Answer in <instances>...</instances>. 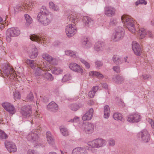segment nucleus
<instances>
[{
    "instance_id": "nucleus-56",
    "label": "nucleus",
    "mask_w": 154,
    "mask_h": 154,
    "mask_svg": "<svg viewBox=\"0 0 154 154\" xmlns=\"http://www.w3.org/2000/svg\"><path fill=\"white\" fill-rule=\"evenodd\" d=\"M95 66L97 67H99L102 66H103V63L100 61H97L95 63Z\"/></svg>"
},
{
    "instance_id": "nucleus-29",
    "label": "nucleus",
    "mask_w": 154,
    "mask_h": 154,
    "mask_svg": "<svg viewBox=\"0 0 154 154\" xmlns=\"http://www.w3.org/2000/svg\"><path fill=\"white\" fill-rule=\"evenodd\" d=\"M46 137L48 143L50 145H53L54 143V137L50 131L46 132Z\"/></svg>"
},
{
    "instance_id": "nucleus-18",
    "label": "nucleus",
    "mask_w": 154,
    "mask_h": 154,
    "mask_svg": "<svg viewBox=\"0 0 154 154\" xmlns=\"http://www.w3.org/2000/svg\"><path fill=\"white\" fill-rule=\"evenodd\" d=\"M138 35L140 36V38L142 39L144 38L146 35L150 38H152L153 37V35L152 32L150 31H146L144 28H140L139 29Z\"/></svg>"
},
{
    "instance_id": "nucleus-28",
    "label": "nucleus",
    "mask_w": 154,
    "mask_h": 154,
    "mask_svg": "<svg viewBox=\"0 0 154 154\" xmlns=\"http://www.w3.org/2000/svg\"><path fill=\"white\" fill-rule=\"evenodd\" d=\"M38 55V50L35 45L32 46V50L31 52L29 54L30 58L34 59L36 58Z\"/></svg>"
},
{
    "instance_id": "nucleus-41",
    "label": "nucleus",
    "mask_w": 154,
    "mask_h": 154,
    "mask_svg": "<svg viewBox=\"0 0 154 154\" xmlns=\"http://www.w3.org/2000/svg\"><path fill=\"white\" fill-rule=\"evenodd\" d=\"M112 60L114 63L116 64H120L122 63L120 59L117 55H114L113 56Z\"/></svg>"
},
{
    "instance_id": "nucleus-19",
    "label": "nucleus",
    "mask_w": 154,
    "mask_h": 154,
    "mask_svg": "<svg viewBox=\"0 0 154 154\" xmlns=\"http://www.w3.org/2000/svg\"><path fill=\"white\" fill-rule=\"evenodd\" d=\"M115 9L111 6H106L104 8L105 14L108 17H111L115 15Z\"/></svg>"
},
{
    "instance_id": "nucleus-3",
    "label": "nucleus",
    "mask_w": 154,
    "mask_h": 154,
    "mask_svg": "<svg viewBox=\"0 0 154 154\" xmlns=\"http://www.w3.org/2000/svg\"><path fill=\"white\" fill-rule=\"evenodd\" d=\"M20 31L17 28H12L8 29L6 32V38L7 41L10 42L11 37L17 36L20 35Z\"/></svg>"
},
{
    "instance_id": "nucleus-58",
    "label": "nucleus",
    "mask_w": 154,
    "mask_h": 154,
    "mask_svg": "<svg viewBox=\"0 0 154 154\" xmlns=\"http://www.w3.org/2000/svg\"><path fill=\"white\" fill-rule=\"evenodd\" d=\"M79 118L78 117H75L73 119H70L69 122H76L79 121Z\"/></svg>"
},
{
    "instance_id": "nucleus-20",
    "label": "nucleus",
    "mask_w": 154,
    "mask_h": 154,
    "mask_svg": "<svg viewBox=\"0 0 154 154\" xmlns=\"http://www.w3.org/2000/svg\"><path fill=\"white\" fill-rule=\"evenodd\" d=\"M94 110L92 108L89 109L88 111L82 117V119L83 121H88L90 120L92 117L93 114Z\"/></svg>"
},
{
    "instance_id": "nucleus-13",
    "label": "nucleus",
    "mask_w": 154,
    "mask_h": 154,
    "mask_svg": "<svg viewBox=\"0 0 154 154\" xmlns=\"http://www.w3.org/2000/svg\"><path fill=\"white\" fill-rule=\"evenodd\" d=\"M132 46L134 54L137 56H140L142 53V49L139 44L136 41H133L132 42Z\"/></svg>"
},
{
    "instance_id": "nucleus-46",
    "label": "nucleus",
    "mask_w": 154,
    "mask_h": 154,
    "mask_svg": "<svg viewBox=\"0 0 154 154\" xmlns=\"http://www.w3.org/2000/svg\"><path fill=\"white\" fill-rule=\"evenodd\" d=\"M8 137L7 135L5 132L2 131H0V138L1 139H6Z\"/></svg>"
},
{
    "instance_id": "nucleus-57",
    "label": "nucleus",
    "mask_w": 154,
    "mask_h": 154,
    "mask_svg": "<svg viewBox=\"0 0 154 154\" xmlns=\"http://www.w3.org/2000/svg\"><path fill=\"white\" fill-rule=\"evenodd\" d=\"M27 154H38V153L35 150L29 149L28 151Z\"/></svg>"
},
{
    "instance_id": "nucleus-51",
    "label": "nucleus",
    "mask_w": 154,
    "mask_h": 154,
    "mask_svg": "<svg viewBox=\"0 0 154 154\" xmlns=\"http://www.w3.org/2000/svg\"><path fill=\"white\" fill-rule=\"evenodd\" d=\"M14 98L15 99L20 98V95L19 92L17 91H16L14 93Z\"/></svg>"
},
{
    "instance_id": "nucleus-55",
    "label": "nucleus",
    "mask_w": 154,
    "mask_h": 154,
    "mask_svg": "<svg viewBox=\"0 0 154 154\" xmlns=\"http://www.w3.org/2000/svg\"><path fill=\"white\" fill-rule=\"evenodd\" d=\"M49 63L54 65H57V61L56 59L54 58L53 57H52V59L50 61Z\"/></svg>"
},
{
    "instance_id": "nucleus-54",
    "label": "nucleus",
    "mask_w": 154,
    "mask_h": 154,
    "mask_svg": "<svg viewBox=\"0 0 154 154\" xmlns=\"http://www.w3.org/2000/svg\"><path fill=\"white\" fill-rule=\"evenodd\" d=\"M112 69L113 71L117 73H119L120 72V67L118 66H113Z\"/></svg>"
},
{
    "instance_id": "nucleus-48",
    "label": "nucleus",
    "mask_w": 154,
    "mask_h": 154,
    "mask_svg": "<svg viewBox=\"0 0 154 154\" xmlns=\"http://www.w3.org/2000/svg\"><path fill=\"white\" fill-rule=\"evenodd\" d=\"M80 61L83 64H84L85 66L88 68L89 69L90 67V65L89 63L86 62L85 60L82 59L80 58Z\"/></svg>"
},
{
    "instance_id": "nucleus-22",
    "label": "nucleus",
    "mask_w": 154,
    "mask_h": 154,
    "mask_svg": "<svg viewBox=\"0 0 154 154\" xmlns=\"http://www.w3.org/2000/svg\"><path fill=\"white\" fill-rule=\"evenodd\" d=\"M47 109L51 111L56 112L58 109V106L54 102L52 101L47 106Z\"/></svg>"
},
{
    "instance_id": "nucleus-35",
    "label": "nucleus",
    "mask_w": 154,
    "mask_h": 154,
    "mask_svg": "<svg viewBox=\"0 0 154 154\" xmlns=\"http://www.w3.org/2000/svg\"><path fill=\"white\" fill-rule=\"evenodd\" d=\"M113 118L115 120H119L122 121L124 120L122 114L120 113H114L113 115Z\"/></svg>"
},
{
    "instance_id": "nucleus-62",
    "label": "nucleus",
    "mask_w": 154,
    "mask_h": 154,
    "mask_svg": "<svg viewBox=\"0 0 154 154\" xmlns=\"http://www.w3.org/2000/svg\"><path fill=\"white\" fill-rule=\"evenodd\" d=\"M98 89V86H95L93 87L92 89V90L94 91V92L95 93L96 91Z\"/></svg>"
},
{
    "instance_id": "nucleus-42",
    "label": "nucleus",
    "mask_w": 154,
    "mask_h": 154,
    "mask_svg": "<svg viewBox=\"0 0 154 154\" xmlns=\"http://www.w3.org/2000/svg\"><path fill=\"white\" fill-rule=\"evenodd\" d=\"M69 107L70 109L74 111H76L80 108L79 105L76 104H72L69 106Z\"/></svg>"
},
{
    "instance_id": "nucleus-7",
    "label": "nucleus",
    "mask_w": 154,
    "mask_h": 154,
    "mask_svg": "<svg viewBox=\"0 0 154 154\" xmlns=\"http://www.w3.org/2000/svg\"><path fill=\"white\" fill-rule=\"evenodd\" d=\"M141 117L137 112L130 114L127 116L128 121L131 123H137L140 121Z\"/></svg>"
},
{
    "instance_id": "nucleus-61",
    "label": "nucleus",
    "mask_w": 154,
    "mask_h": 154,
    "mask_svg": "<svg viewBox=\"0 0 154 154\" xmlns=\"http://www.w3.org/2000/svg\"><path fill=\"white\" fill-rule=\"evenodd\" d=\"M42 100L44 102H48V99L47 97L44 96L42 97Z\"/></svg>"
},
{
    "instance_id": "nucleus-32",
    "label": "nucleus",
    "mask_w": 154,
    "mask_h": 154,
    "mask_svg": "<svg viewBox=\"0 0 154 154\" xmlns=\"http://www.w3.org/2000/svg\"><path fill=\"white\" fill-rule=\"evenodd\" d=\"M49 7L51 9L54 11H58L59 8L58 6L55 5L53 2H50L49 4Z\"/></svg>"
},
{
    "instance_id": "nucleus-1",
    "label": "nucleus",
    "mask_w": 154,
    "mask_h": 154,
    "mask_svg": "<svg viewBox=\"0 0 154 154\" xmlns=\"http://www.w3.org/2000/svg\"><path fill=\"white\" fill-rule=\"evenodd\" d=\"M38 22L44 26H46L51 23L52 19L51 15L46 8L42 6L37 17Z\"/></svg>"
},
{
    "instance_id": "nucleus-11",
    "label": "nucleus",
    "mask_w": 154,
    "mask_h": 154,
    "mask_svg": "<svg viewBox=\"0 0 154 154\" xmlns=\"http://www.w3.org/2000/svg\"><path fill=\"white\" fill-rule=\"evenodd\" d=\"M31 5V4H27L25 3L19 4L14 8V10L16 12L24 10L26 11L30 9Z\"/></svg>"
},
{
    "instance_id": "nucleus-26",
    "label": "nucleus",
    "mask_w": 154,
    "mask_h": 154,
    "mask_svg": "<svg viewBox=\"0 0 154 154\" xmlns=\"http://www.w3.org/2000/svg\"><path fill=\"white\" fill-rule=\"evenodd\" d=\"M105 45V43L103 42L99 41L97 42L94 46L95 50L97 51H102Z\"/></svg>"
},
{
    "instance_id": "nucleus-5",
    "label": "nucleus",
    "mask_w": 154,
    "mask_h": 154,
    "mask_svg": "<svg viewBox=\"0 0 154 154\" xmlns=\"http://www.w3.org/2000/svg\"><path fill=\"white\" fill-rule=\"evenodd\" d=\"M20 112L24 118L30 117L32 115V110L31 106L29 105L24 106L21 109Z\"/></svg>"
},
{
    "instance_id": "nucleus-39",
    "label": "nucleus",
    "mask_w": 154,
    "mask_h": 154,
    "mask_svg": "<svg viewBox=\"0 0 154 154\" xmlns=\"http://www.w3.org/2000/svg\"><path fill=\"white\" fill-rule=\"evenodd\" d=\"M48 80L51 81L54 80V78L52 75L48 72H44V75H43Z\"/></svg>"
},
{
    "instance_id": "nucleus-30",
    "label": "nucleus",
    "mask_w": 154,
    "mask_h": 154,
    "mask_svg": "<svg viewBox=\"0 0 154 154\" xmlns=\"http://www.w3.org/2000/svg\"><path fill=\"white\" fill-rule=\"evenodd\" d=\"M104 117L106 119H108L110 114V109L108 105H106L104 107Z\"/></svg>"
},
{
    "instance_id": "nucleus-47",
    "label": "nucleus",
    "mask_w": 154,
    "mask_h": 154,
    "mask_svg": "<svg viewBox=\"0 0 154 154\" xmlns=\"http://www.w3.org/2000/svg\"><path fill=\"white\" fill-rule=\"evenodd\" d=\"M34 99L32 93L30 92L27 96L26 99L29 101H32Z\"/></svg>"
},
{
    "instance_id": "nucleus-53",
    "label": "nucleus",
    "mask_w": 154,
    "mask_h": 154,
    "mask_svg": "<svg viewBox=\"0 0 154 154\" xmlns=\"http://www.w3.org/2000/svg\"><path fill=\"white\" fill-rule=\"evenodd\" d=\"M99 72L97 71H91L89 72V75L90 76H96L97 77L98 75Z\"/></svg>"
},
{
    "instance_id": "nucleus-4",
    "label": "nucleus",
    "mask_w": 154,
    "mask_h": 154,
    "mask_svg": "<svg viewBox=\"0 0 154 154\" xmlns=\"http://www.w3.org/2000/svg\"><path fill=\"white\" fill-rule=\"evenodd\" d=\"M124 35V30L122 27L119 26L116 29L115 32L113 34L112 38L115 42L118 41L122 39Z\"/></svg>"
},
{
    "instance_id": "nucleus-6",
    "label": "nucleus",
    "mask_w": 154,
    "mask_h": 154,
    "mask_svg": "<svg viewBox=\"0 0 154 154\" xmlns=\"http://www.w3.org/2000/svg\"><path fill=\"white\" fill-rule=\"evenodd\" d=\"M138 137L144 142L147 143L150 140V135L146 129H143L140 132L137 134Z\"/></svg>"
},
{
    "instance_id": "nucleus-45",
    "label": "nucleus",
    "mask_w": 154,
    "mask_h": 154,
    "mask_svg": "<svg viewBox=\"0 0 154 154\" xmlns=\"http://www.w3.org/2000/svg\"><path fill=\"white\" fill-rule=\"evenodd\" d=\"M71 77L69 74H66L64 75L62 79L63 82H66L70 80Z\"/></svg>"
},
{
    "instance_id": "nucleus-36",
    "label": "nucleus",
    "mask_w": 154,
    "mask_h": 154,
    "mask_svg": "<svg viewBox=\"0 0 154 154\" xmlns=\"http://www.w3.org/2000/svg\"><path fill=\"white\" fill-rule=\"evenodd\" d=\"M26 62L29 65L31 68L33 69L36 67L37 64L34 62V60H27Z\"/></svg>"
},
{
    "instance_id": "nucleus-12",
    "label": "nucleus",
    "mask_w": 154,
    "mask_h": 154,
    "mask_svg": "<svg viewBox=\"0 0 154 154\" xmlns=\"http://www.w3.org/2000/svg\"><path fill=\"white\" fill-rule=\"evenodd\" d=\"M69 67L70 69L78 73L82 74L84 71L81 67L75 63H70L69 64Z\"/></svg>"
},
{
    "instance_id": "nucleus-31",
    "label": "nucleus",
    "mask_w": 154,
    "mask_h": 154,
    "mask_svg": "<svg viewBox=\"0 0 154 154\" xmlns=\"http://www.w3.org/2000/svg\"><path fill=\"white\" fill-rule=\"evenodd\" d=\"M82 43L86 48H89L92 45L91 41L88 38H85L83 39Z\"/></svg>"
},
{
    "instance_id": "nucleus-59",
    "label": "nucleus",
    "mask_w": 154,
    "mask_h": 154,
    "mask_svg": "<svg viewBox=\"0 0 154 154\" xmlns=\"http://www.w3.org/2000/svg\"><path fill=\"white\" fill-rule=\"evenodd\" d=\"M95 94V93L94 92V91L91 90V91L89 92L88 96L90 97L93 98L94 97Z\"/></svg>"
},
{
    "instance_id": "nucleus-63",
    "label": "nucleus",
    "mask_w": 154,
    "mask_h": 154,
    "mask_svg": "<svg viewBox=\"0 0 154 154\" xmlns=\"http://www.w3.org/2000/svg\"><path fill=\"white\" fill-rule=\"evenodd\" d=\"M102 87L105 88L107 89L108 86L107 85L106 83H103L102 84Z\"/></svg>"
},
{
    "instance_id": "nucleus-23",
    "label": "nucleus",
    "mask_w": 154,
    "mask_h": 154,
    "mask_svg": "<svg viewBox=\"0 0 154 154\" xmlns=\"http://www.w3.org/2000/svg\"><path fill=\"white\" fill-rule=\"evenodd\" d=\"M34 69H35V75L36 77H38L41 75L43 76L44 75L45 71H47L46 69H44L43 68L40 67H38L36 66V67Z\"/></svg>"
},
{
    "instance_id": "nucleus-16",
    "label": "nucleus",
    "mask_w": 154,
    "mask_h": 154,
    "mask_svg": "<svg viewBox=\"0 0 154 154\" xmlns=\"http://www.w3.org/2000/svg\"><path fill=\"white\" fill-rule=\"evenodd\" d=\"M5 144L8 150L10 152H15L17 150L15 144L12 142L5 141Z\"/></svg>"
},
{
    "instance_id": "nucleus-33",
    "label": "nucleus",
    "mask_w": 154,
    "mask_h": 154,
    "mask_svg": "<svg viewBox=\"0 0 154 154\" xmlns=\"http://www.w3.org/2000/svg\"><path fill=\"white\" fill-rule=\"evenodd\" d=\"M24 17L26 21V25L29 26L32 23V19L30 16L27 14L24 15Z\"/></svg>"
},
{
    "instance_id": "nucleus-43",
    "label": "nucleus",
    "mask_w": 154,
    "mask_h": 154,
    "mask_svg": "<svg viewBox=\"0 0 154 154\" xmlns=\"http://www.w3.org/2000/svg\"><path fill=\"white\" fill-rule=\"evenodd\" d=\"M42 58L43 59H44L46 60L47 61H48L49 62L51 60L52 57L50 56L49 54H42Z\"/></svg>"
},
{
    "instance_id": "nucleus-49",
    "label": "nucleus",
    "mask_w": 154,
    "mask_h": 154,
    "mask_svg": "<svg viewBox=\"0 0 154 154\" xmlns=\"http://www.w3.org/2000/svg\"><path fill=\"white\" fill-rule=\"evenodd\" d=\"M144 4L146 5L147 4V2L145 1V0H137L135 3L136 6L138 5L139 4Z\"/></svg>"
},
{
    "instance_id": "nucleus-25",
    "label": "nucleus",
    "mask_w": 154,
    "mask_h": 154,
    "mask_svg": "<svg viewBox=\"0 0 154 154\" xmlns=\"http://www.w3.org/2000/svg\"><path fill=\"white\" fill-rule=\"evenodd\" d=\"M30 38L33 41H36L38 43H42V42L43 43L45 42V40L42 36H39L35 35H32L30 36Z\"/></svg>"
},
{
    "instance_id": "nucleus-24",
    "label": "nucleus",
    "mask_w": 154,
    "mask_h": 154,
    "mask_svg": "<svg viewBox=\"0 0 154 154\" xmlns=\"http://www.w3.org/2000/svg\"><path fill=\"white\" fill-rule=\"evenodd\" d=\"M72 154H88V153L85 149L78 147L73 150Z\"/></svg>"
},
{
    "instance_id": "nucleus-44",
    "label": "nucleus",
    "mask_w": 154,
    "mask_h": 154,
    "mask_svg": "<svg viewBox=\"0 0 154 154\" xmlns=\"http://www.w3.org/2000/svg\"><path fill=\"white\" fill-rule=\"evenodd\" d=\"M65 54L66 55L70 56L71 57H74L75 56V52L70 50H67L65 52Z\"/></svg>"
},
{
    "instance_id": "nucleus-52",
    "label": "nucleus",
    "mask_w": 154,
    "mask_h": 154,
    "mask_svg": "<svg viewBox=\"0 0 154 154\" xmlns=\"http://www.w3.org/2000/svg\"><path fill=\"white\" fill-rule=\"evenodd\" d=\"M146 120L151 125V127L152 128H154V121L150 119L149 118L146 119Z\"/></svg>"
},
{
    "instance_id": "nucleus-2",
    "label": "nucleus",
    "mask_w": 154,
    "mask_h": 154,
    "mask_svg": "<svg viewBox=\"0 0 154 154\" xmlns=\"http://www.w3.org/2000/svg\"><path fill=\"white\" fill-rule=\"evenodd\" d=\"M121 20L124 26L132 33H134L135 29L134 23V20L132 18L128 16L124 15L121 17Z\"/></svg>"
},
{
    "instance_id": "nucleus-14",
    "label": "nucleus",
    "mask_w": 154,
    "mask_h": 154,
    "mask_svg": "<svg viewBox=\"0 0 154 154\" xmlns=\"http://www.w3.org/2000/svg\"><path fill=\"white\" fill-rule=\"evenodd\" d=\"M82 20L83 25L87 27L92 26L94 23V20L92 18L87 16L83 17Z\"/></svg>"
},
{
    "instance_id": "nucleus-60",
    "label": "nucleus",
    "mask_w": 154,
    "mask_h": 154,
    "mask_svg": "<svg viewBox=\"0 0 154 154\" xmlns=\"http://www.w3.org/2000/svg\"><path fill=\"white\" fill-rule=\"evenodd\" d=\"M143 76L144 79H148L151 78V76L149 75H143Z\"/></svg>"
},
{
    "instance_id": "nucleus-17",
    "label": "nucleus",
    "mask_w": 154,
    "mask_h": 154,
    "mask_svg": "<svg viewBox=\"0 0 154 154\" xmlns=\"http://www.w3.org/2000/svg\"><path fill=\"white\" fill-rule=\"evenodd\" d=\"M83 130L86 133L90 134L92 133L94 129V125L91 123H87L82 125Z\"/></svg>"
},
{
    "instance_id": "nucleus-38",
    "label": "nucleus",
    "mask_w": 154,
    "mask_h": 154,
    "mask_svg": "<svg viewBox=\"0 0 154 154\" xmlns=\"http://www.w3.org/2000/svg\"><path fill=\"white\" fill-rule=\"evenodd\" d=\"M116 80H114L115 82L117 83L120 84L123 83L124 81V78L121 76L117 75L116 77Z\"/></svg>"
},
{
    "instance_id": "nucleus-10",
    "label": "nucleus",
    "mask_w": 154,
    "mask_h": 154,
    "mask_svg": "<svg viewBox=\"0 0 154 154\" xmlns=\"http://www.w3.org/2000/svg\"><path fill=\"white\" fill-rule=\"evenodd\" d=\"M3 107L10 114H14L15 111L14 106L8 102H5L2 104Z\"/></svg>"
},
{
    "instance_id": "nucleus-64",
    "label": "nucleus",
    "mask_w": 154,
    "mask_h": 154,
    "mask_svg": "<svg viewBox=\"0 0 154 154\" xmlns=\"http://www.w3.org/2000/svg\"><path fill=\"white\" fill-rule=\"evenodd\" d=\"M97 77L99 79H102L103 77V76L102 74L99 72L98 75H97Z\"/></svg>"
},
{
    "instance_id": "nucleus-9",
    "label": "nucleus",
    "mask_w": 154,
    "mask_h": 154,
    "mask_svg": "<svg viewBox=\"0 0 154 154\" xmlns=\"http://www.w3.org/2000/svg\"><path fill=\"white\" fill-rule=\"evenodd\" d=\"M65 31L66 35L69 37L73 36L77 32L76 28L72 24L67 25L66 27Z\"/></svg>"
},
{
    "instance_id": "nucleus-21",
    "label": "nucleus",
    "mask_w": 154,
    "mask_h": 154,
    "mask_svg": "<svg viewBox=\"0 0 154 154\" xmlns=\"http://www.w3.org/2000/svg\"><path fill=\"white\" fill-rule=\"evenodd\" d=\"M68 18L69 19L70 21L72 22L75 24L79 21L78 14L74 12L72 13L71 14H70L68 16Z\"/></svg>"
},
{
    "instance_id": "nucleus-37",
    "label": "nucleus",
    "mask_w": 154,
    "mask_h": 154,
    "mask_svg": "<svg viewBox=\"0 0 154 154\" xmlns=\"http://www.w3.org/2000/svg\"><path fill=\"white\" fill-rule=\"evenodd\" d=\"M60 130L61 133L63 136H66L68 135V132L66 128L64 127L60 126Z\"/></svg>"
},
{
    "instance_id": "nucleus-8",
    "label": "nucleus",
    "mask_w": 154,
    "mask_h": 154,
    "mask_svg": "<svg viewBox=\"0 0 154 154\" xmlns=\"http://www.w3.org/2000/svg\"><path fill=\"white\" fill-rule=\"evenodd\" d=\"M106 141L101 138L93 140L89 144L92 148H98L104 146L106 145Z\"/></svg>"
},
{
    "instance_id": "nucleus-15",
    "label": "nucleus",
    "mask_w": 154,
    "mask_h": 154,
    "mask_svg": "<svg viewBox=\"0 0 154 154\" xmlns=\"http://www.w3.org/2000/svg\"><path fill=\"white\" fill-rule=\"evenodd\" d=\"M36 130L32 131L27 135V138L29 141L32 142H36L38 139V136Z\"/></svg>"
},
{
    "instance_id": "nucleus-27",
    "label": "nucleus",
    "mask_w": 154,
    "mask_h": 154,
    "mask_svg": "<svg viewBox=\"0 0 154 154\" xmlns=\"http://www.w3.org/2000/svg\"><path fill=\"white\" fill-rule=\"evenodd\" d=\"M3 72L7 76L10 74H12L13 72V69L8 65H5L4 67H3Z\"/></svg>"
},
{
    "instance_id": "nucleus-40",
    "label": "nucleus",
    "mask_w": 154,
    "mask_h": 154,
    "mask_svg": "<svg viewBox=\"0 0 154 154\" xmlns=\"http://www.w3.org/2000/svg\"><path fill=\"white\" fill-rule=\"evenodd\" d=\"M118 23L117 20L115 18H112L110 19L109 23V26H116Z\"/></svg>"
},
{
    "instance_id": "nucleus-50",
    "label": "nucleus",
    "mask_w": 154,
    "mask_h": 154,
    "mask_svg": "<svg viewBox=\"0 0 154 154\" xmlns=\"http://www.w3.org/2000/svg\"><path fill=\"white\" fill-rule=\"evenodd\" d=\"M108 143L109 146H113L115 144V142L114 140L112 139H110L108 140Z\"/></svg>"
},
{
    "instance_id": "nucleus-34",
    "label": "nucleus",
    "mask_w": 154,
    "mask_h": 154,
    "mask_svg": "<svg viewBox=\"0 0 154 154\" xmlns=\"http://www.w3.org/2000/svg\"><path fill=\"white\" fill-rule=\"evenodd\" d=\"M63 72V70L60 68L56 67H54L52 70V72L53 74L58 75L62 73Z\"/></svg>"
}]
</instances>
